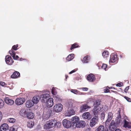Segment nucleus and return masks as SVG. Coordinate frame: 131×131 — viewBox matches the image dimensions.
I'll list each match as a JSON object with an SVG mask.
<instances>
[{"mask_svg": "<svg viewBox=\"0 0 131 131\" xmlns=\"http://www.w3.org/2000/svg\"><path fill=\"white\" fill-rule=\"evenodd\" d=\"M53 99L52 98H49L46 102V106L48 108L51 107L53 105Z\"/></svg>", "mask_w": 131, "mask_h": 131, "instance_id": "obj_15", "label": "nucleus"}, {"mask_svg": "<svg viewBox=\"0 0 131 131\" xmlns=\"http://www.w3.org/2000/svg\"><path fill=\"white\" fill-rule=\"evenodd\" d=\"M44 131L42 130V131Z\"/></svg>", "mask_w": 131, "mask_h": 131, "instance_id": "obj_55", "label": "nucleus"}, {"mask_svg": "<svg viewBox=\"0 0 131 131\" xmlns=\"http://www.w3.org/2000/svg\"><path fill=\"white\" fill-rule=\"evenodd\" d=\"M74 57V54H73L69 55L66 58V60L68 61H70L73 59Z\"/></svg>", "mask_w": 131, "mask_h": 131, "instance_id": "obj_28", "label": "nucleus"}, {"mask_svg": "<svg viewBox=\"0 0 131 131\" xmlns=\"http://www.w3.org/2000/svg\"><path fill=\"white\" fill-rule=\"evenodd\" d=\"M73 101L71 100H69L66 103V106L68 107V110L65 113V115L67 116H70L75 114V112L73 110L74 106H73Z\"/></svg>", "mask_w": 131, "mask_h": 131, "instance_id": "obj_1", "label": "nucleus"}, {"mask_svg": "<svg viewBox=\"0 0 131 131\" xmlns=\"http://www.w3.org/2000/svg\"><path fill=\"white\" fill-rule=\"evenodd\" d=\"M129 89V86H127L124 89V91L126 93L127 92L128 90Z\"/></svg>", "mask_w": 131, "mask_h": 131, "instance_id": "obj_46", "label": "nucleus"}, {"mask_svg": "<svg viewBox=\"0 0 131 131\" xmlns=\"http://www.w3.org/2000/svg\"><path fill=\"white\" fill-rule=\"evenodd\" d=\"M25 99L23 98H18L16 99L15 103L16 105H22L25 102Z\"/></svg>", "mask_w": 131, "mask_h": 131, "instance_id": "obj_9", "label": "nucleus"}, {"mask_svg": "<svg viewBox=\"0 0 131 131\" xmlns=\"http://www.w3.org/2000/svg\"><path fill=\"white\" fill-rule=\"evenodd\" d=\"M130 131H131V130H130Z\"/></svg>", "mask_w": 131, "mask_h": 131, "instance_id": "obj_54", "label": "nucleus"}, {"mask_svg": "<svg viewBox=\"0 0 131 131\" xmlns=\"http://www.w3.org/2000/svg\"><path fill=\"white\" fill-rule=\"evenodd\" d=\"M14 127V126L11 127L9 131H17L16 128H15Z\"/></svg>", "mask_w": 131, "mask_h": 131, "instance_id": "obj_41", "label": "nucleus"}, {"mask_svg": "<svg viewBox=\"0 0 131 131\" xmlns=\"http://www.w3.org/2000/svg\"><path fill=\"white\" fill-rule=\"evenodd\" d=\"M4 101L6 104L9 105H13L14 103V101L8 97L5 98Z\"/></svg>", "mask_w": 131, "mask_h": 131, "instance_id": "obj_18", "label": "nucleus"}, {"mask_svg": "<svg viewBox=\"0 0 131 131\" xmlns=\"http://www.w3.org/2000/svg\"><path fill=\"white\" fill-rule=\"evenodd\" d=\"M104 91L105 93H108L110 92V90L107 89H104Z\"/></svg>", "mask_w": 131, "mask_h": 131, "instance_id": "obj_48", "label": "nucleus"}, {"mask_svg": "<svg viewBox=\"0 0 131 131\" xmlns=\"http://www.w3.org/2000/svg\"><path fill=\"white\" fill-rule=\"evenodd\" d=\"M71 92L75 94H83V93L80 92L79 91L76 89H71L70 91Z\"/></svg>", "mask_w": 131, "mask_h": 131, "instance_id": "obj_33", "label": "nucleus"}, {"mask_svg": "<svg viewBox=\"0 0 131 131\" xmlns=\"http://www.w3.org/2000/svg\"><path fill=\"white\" fill-rule=\"evenodd\" d=\"M123 84L122 82H120L117 83L116 84V86H117L121 87L122 86Z\"/></svg>", "mask_w": 131, "mask_h": 131, "instance_id": "obj_43", "label": "nucleus"}, {"mask_svg": "<svg viewBox=\"0 0 131 131\" xmlns=\"http://www.w3.org/2000/svg\"><path fill=\"white\" fill-rule=\"evenodd\" d=\"M111 121V120L108 119H107L106 120L105 123V126L106 127H107V126H108L109 125L110 122Z\"/></svg>", "mask_w": 131, "mask_h": 131, "instance_id": "obj_40", "label": "nucleus"}, {"mask_svg": "<svg viewBox=\"0 0 131 131\" xmlns=\"http://www.w3.org/2000/svg\"><path fill=\"white\" fill-rule=\"evenodd\" d=\"M9 52L14 60H18L19 57L17 55L15 56L16 53L14 50H10L9 51Z\"/></svg>", "mask_w": 131, "mask_h": 131, "instance_id": "obj_20", "label": "nucleus"}, {"mask_svg": "<svg viewBox=\"0 0 131 131\" xmlns=\"http://www.w3.org/2000/svg\"><path fill=\"white\" fill-rule=\"evenodd\" d=\"M40 98L39 96L38 95L34 96L33 97L32 100L34 104H37L38 103Z\"/></svg>", "mask_w": 131, "mask_h": 131, "instance_id": "obj_23", "label": "nucleus"}, {"mask_svg": "<svg viewBox=\"0 0 131 131\" xmlns=\"http://www.w3.org/2000/svg\"><path fill=\"white\" fill-rule=\"evenodd\" d=\"M57 124L58 125L59 124V125H60V122H57L56 120L51 119L46 122L44 125V128L46 129H48L57 125Z\"/></svg>", "mask_w": 131, "mask_h": 131, "instance_id": "obj_3", "label": "nucleus"}, {"mask_svg": "<svg viewBox=\"0 0 131 131\" xmlns=\"http://www.w3.org/2000/svg\"><path fill=\"white\" fill-rule=\"evenodd\" d=\"M85 123L84 121H80L79 122L75 124V126L77 128L84 127L85 126Z\"/></svg>", "mask_w": 131, "mask_h": 131, "instance_id": "obj_17", "label": "nucleus"}, {"mask_svg": "<svg viewBox=\"0 0 131 131\" xmlns=\"http://www.w3.org/2000/svg\"><path fill=\"white\" fill-rule=\"evenodd\" d=\"M79 47V45L77 43H74L71 46L70 48V50L71 51H72L73 49Z\"/></svg>", "mask_w": 131, "mask_h": 131, "instance_id": "obj_32", "label": "nucleus"}, {"mask_svg": "<svg viewBox=\"0 0 131 131\" xmlns=\"http://www.w3.org/2000/svg\"><path fill=\"white\" fill-rule=\"evenodd\" d=\"M86 79L88 81L93 82L95 80L96 78L94 74L91 73L87 76Z\"/></svg>", "mask_w": 131, "mask_h": 131, "instance_id": "obj_11", "label": "nucleus"}, {"mask_svg": "<svg viewBox=\"0 0 131 131\" xmlns=\"http://www.w3.org/2000/svg\"><path fill=\"white\" fill-rule=\"evenodd\" d=\"M124 124L123 127L126 128H131V122L127 121L126 120L124 119Z\"/></svg>", "mask_w": 131, "mask_h": 131, "instance_id": "obj_24", "label": "nucleus"}, {"mask_svg": "<svg viewBox=\"0 0 131 131\" xmlns=\"http://www.w3.org/2000/svg\"><path fill=\"white\" fill-rule=\"evenodd\" d=\"M90 107L88 106L87 104H84L81 106L80 108V112H83L86 111L87 109L90 108Z\"/></svg>", "mask_w": 131, "mask_h": 131, "instance_id": "obj_16", "label": "nucleus"}, {"mask_svg": "<svg viewBox=\"0 0 131 131\" xmlns=\"http://www.w3.org/2000/svg\"><path fill=\"white\" fill-rule=\"evenodd\" d=\"M18 47V44L14 45L12 47L11 50H17V48Z\"/></svg>", "mask_w": 131, "mask_h": 131, "instance_id": "obj_39", "label": "nucleus"}, {"mask_svg": "<svg viewBox=\"0 0 131 131\" xmlns=\"http://www.w3.org/2000/svg\"><path fill=\"white\" fill-rule=\"evenodd\" d=\"M26 115L28 119H33L34 117V114L31 112L28 111L26 113Z\"/></svg>", "mask_w": 131, "mask_h": 131, "instance_id": "obj_21", "label": "nucleus"}, {"mask_svg": "<svg viewBox=\"0 0 131 131\" xmlns=\"http://www.w3.org/2000/svg\"><path fill=\"white\" fill-rule=\"evenodd\" d=\"M95 131H108V129H105L104 126L101 125L100 126L96 129Z\"/></svg>", "mask_w": 131, "mask_h": 131, "instance_id": "obj_25", "label": "nucleus"}, {"mask_svg": "<svg viewBox=\"0 0 131 131\" xmlns=\"http://www.w3.org/2000/svg\"><path fill=\"white\" fill-rule=\"evenodd\" d=\"M24 60V59L23 58H20V59H19V60L20 61H21L23 60Z\"/></svg>", "mask_w": 131, "mask_h": 131, "instance_id": "obj_52", "label": "nucleus"}, {"mask_svg": "<svg viewBox=\"0 0 131 131\" xmlns=\"http://www.w3.org/2000/svg\"><path fill=\"white\" fill-rule=\"evenodd\" d=\"M9 126L6 123L2 124L0 127V131H9Z\"/></svg>", "mask_w": 131, "mask_h": 131, "instance_id": "obj_13", "label": "nucleus"}, {"mask_svg": "<svg viewBox=\"0 0 131 131\" xmlns=\"http://www.w3.org/2000/svg\"><path fill=\"white\" fill-rule=\"evenodd\" d=\"M62 123L64 127L67 128H70L71 125V122L66 119H64L63 120Z\"/></svg>", "mask_w": 131, "mask_h": 131, "instance_id": "obj_7", "label": "nucleus"}, {"mask_svg": "<svg viewBox=\"0 0 131 131\" xmlns=\"http://www.w3.org/2000/svg\"><path fill=\"white\" fill-rule=\"evenodd\" d=\"M101 101L100 100H96L94 103V107L92 111L94 115L98 114L103 111L102 107L101 105Z\"/></svg>", "mask_w": 131, "mask_h": 131, "instance_id": "obj_2", "label": "nucleus"}, {"mask_svg": "<svg viewBox=\"0 0 131 131\" xmlns=\"http://www.w3.org/2000/svg\"><path fill=\"white\" fill-rule=\"evenodd\" d=\"M107 119L111 120L113 117V114L111 112H109L108 114Z\"/></svg>", "mask_w": 131, "mask_h": 131, "instance_id": "obj_34", "label": "nucleus"}, {"mask_svg": "<svg viewBox=\"0 0 131 131\" xmlns=\"http://www.w3.org/2000/svg\"><path fill=\"white\" fill-rule=\"evenodd\" d=\"M117 55H112L111 56L109 61L110 63H117Z\"/></svg>", "mask_w": 131, "mask_h": 131, "instance_id": "obj_12", "label": "nucleus"}, {"mask_svg": "<svg viewBox=\"0 0 131 131\" xmlns=\"http://www.w3.org/2000/svg\"><path fill=\"white\" fill-rule=\"evenodd\" d=\"M82 117L83 119L88 120H90L92 117L91 115L89 112L84 113L83 114Z\"/></svg>", "mask_w": 131, "mask_h": 131, "instance_id": "obj_8", "label": "nucleus"}, {"mask_svg": "<svg viewBox=\"0 0 131 131\" xmlns=\"http://www.w3.org/2000/svg\"><path fill=\"white\" fill-rule=\"evenodd\" d=\"M34 125V121H29L27 122V126L30 128L32 127Z\"/></svg>", "mask_w": 131, "mask_h": 131, "instance_id": "obj_29", "label": "nucleus"}, {"mask_svg": "<svg viewBox=\"0 0 131 131\" xmlns=\"http://www.w3.org/2000/svg\"><path fill=\"white\" fill-rule=\"evenodd\" d=\"M51 113V111L50 109H45L43 114V119L45 120L48 119L50 116Z\"/></svg>", "mask_w": 131, "mask_h": 131, "instance_id": "obj_4", "label": "nucleus"}, {"mask_svg": "<svg viewBox=\"0 0 131 131\" xmlns=\"http://www.w3.org/2000/svg\"><path fill=\"white\" fill-rule=\"evenodd\" d=\"M101 118L102 119H104L105 118V114L104 113H102L101 114Z\"/></svg>", "mask_w": 131, "mask_h": 131, "instance_id": "obj_47", "label": "nucleus"}, {"mask_svg": "<svg viewBox=\"0 0 131 131\" xmlns=\"http://www.w3.org/2000/svg\"><path fill=\"white\" fill-rule=\"evenodd\" d=\"M116 128V123L114 122L113 120L109 126V129L111 131H114Z\"/></svg>", "mask_w": 131, "mask_h": 131, "instance_id": "obj_14", "label": "nucleus"}, {"mask_svg": "<svg viewBox=\"0 0 131 131\" xmlns=\"http://www.w3.org/2000/svg\"><path fill=\"white\" fill-rule=\"evenodd\" d=\"M50 96L48 94H45L41 95L40 99L42 103H44L46 101L45 100L48 98Z\"/></svg>", "mask_w": 131, "mask_h": 131, "instance_id": "obj_19", "label": "nucleus"}, {"mask_svg": "<svg viewBox=\"0 0 131 131\" xmlns=\"http://www.w3.org/2000/svg\"><path fill=\"white\" fill-rule=\"evenodd\" d=\"M8 121L9 122L13 123L15 122L16 119L14 118H10L8 119Z\"/></svg>", "mask_w": 131, "mask_h": 131, "instance_id": "obj_36", "label": "nucleus"}, {"mask_svg": "<svg viewBox=\"0 0 131 131\" xmlns=\"http://www.w3.org/2000/svg\"><path fill=\"white\" fill-rule=\"evenodd\" d=\"M20 73L17 71L14 72L11 75V77L12 78H16L20 76Z\"/></svg>", "mask_w": 131, "mask_h": 131, "instance_id": "obj_26", "label": "nucleus"}, {"mask_svg": "<svg viewBox=\"0 0 131 131\" xmlns=\"http://www.w3.org/2000/svg\"><path fill=\"white\" fill-rule=\"evenodd\" d=\"M2 117V115L1 112L0 111V121L1 120Z\"/></svg>", "mask_w": 131, "mask_h": 131, "instance_id": "obj_50", "label": "nucleus"}, {"mask_svg": "<svg viewBox=\"0 0 131 131\" xmlns=\"http://www.w3.org/2000/svg\"><path fill=\"white\" fill-rule=\"evenodd\" d=\"M0 85L3 86H5L6 84L4 82H1L0 83Z\"/></svg>", "mask_w": 131, "mask_h": 131, "instance_id": "obj_45", "label": "nucleus"}, {"mask_svg": "<svg viewBox=\"0 0 131 131\" xmlns=\"http://www.w3.org/2000/svg\"><path fill=\"white\" fill-rule=\"evenodd\" d=\"M98 116H95L93 117L91 119L90 122V125L91 127L94 126L97 123L98 119Z\"/></svg>", "mask_w": 131, "mask_h": 131, "instance_id": "obj_6", "label": "nucleus"}, {"mask_svg": "<svg viewBox=\"0 0 131 131\" xmlns=\"http://www.w3.org/2000/svg\"><path fill=\"white\" fill-rule=\"evenodd\" d=\"M71 120L72 121L73 123L76 124L78 123L79 118L78 117L75 116L72 117L71 119Z\"/></svg>", "mask_w": 131, "mask_h": 131, "instance_id": "obj_27", "label": "nucleus"}, {"mask_svg": "<svg viewBox=\"0 0 131 131\" xmlns=\"http://www.w3.org/2000/svg\"><path fill=\"white\" fill-rule=\"evenodd\" d=\"M122 96L124 97V98L128 102H131V99L127 96H124L123 95H122Z\"/></svg>", "mask_w": 131, "mask_h": 131, "instance_id": "obj_38", "label": "nucleus"}, {"mask_svg": "<svg viewBox=\"0 0 131 131\" xmlns=\"http://www.w3.org/2000/svg\"><path fill=\"white\" fill-rule=\"evenodd\" d=\"M5 61L6 63L9 65L12 64L14 62L13 59L9 55H7L6 56Z\"/></svg>", "mask_w": 131, "mask_h": 131, "instance_id": "obj_10", "label": "nucleus"}, {"mask_svg": "<svg viewBox=\"0 0 131 131\" xmlns=\"http://www.w3.org/2000/svg\"><path fill=\"white\" fill-rule=\"evenodd\" d=\"M63 108V106L61 103L56 104L54 105L53 107V111L56 113L61 112Z\"/></svg>", "mask_w": 131, "mask_h": 131, "instance_id": "obj_5", "label": "nucleus"}, {"mask_svg": "<svg viewBox=\"0 0 131 131\" xmlns=\"http://www.w3.org/2000/svg\"><path fill=\"white\" fill-rule=\"evenodd\" d=\"M90 57L89 56H86L84 58L83 62L84 63H87L89 62L90 60Z\"/></svg>", "mask_w": 131, "mask_h": 131, "instance_id": "obj_30", "label": "nucleus"}, {"mask_svg": "<svg viewBox=\"0 0 131 131\" xmlns=\"http://www.w3.org/2000/svg\"><path fill=\"white\" fill-rule=\"evenodd\" d=\"M102 55L104 58H106L109 56V52L107 51H105L103 52Z\"/></svg>", "mask_w": 131, "mask_h": 131, "instance_id": "obj_31", "label": "nucleus"}, {"mask_svg": "<svg viewBox=\"0 0 131 131\" xmlns=\"http://www.w3.org/2000/svg\"><path fill=\"white\" fill-rule=\"evenodd\" d=\"M77 70H78L77 69H74L73 70H72L69 73V74H71L75 72H76Z\"/></svg>", "mask_w": 131, "mask_h": 131, "instance_id": "obj_44", "label": "nucleus"}, {"mask_svg": "<svg viewBox=\"0 0 131 131\" xmlns=\"http://www.w3.org/2000/svg\"><path fill=\"white\" fill-rule=\"evenodd\" d=\"M4 101L2 99H0V108H2L4 105Z\"/></svg>", "mask_w": 131, "mask_h": 131, "instance_id": "obj_37", "label": "nucleus"}, {"mask_svg": "<svg viewBox=\"0 0 131 131\" xmlns=\"http://www.w3.org/2000/svg\"><path fill=\"white\" fill-rule=\"evenodd\" d=\"M82 89L83 91H87L88 90V88H83Z\"/></svg>", "mask_w": 131, "mask_h": 131, "instance_id": "obj_49", "label": "nucleus"}, {"mask_svg": "<svg viewBox=\"0 0 131 131\" xmlns=\"http://www.w3.org/2000/svg\"><path fill=\"white\" fill-rule=\"evenodd\" d=\"M56 89L54 87L52 88L51 92L53 95H56L57 93V92L56 90Z\"/></svg>", "mask_w": 131, "mask_h": 131, "instance_id": "obj_35", "label": "nucleus"}, {"mask_svg": "<svg viewBox=\"0 0 131 131\" xmlns=\"http://www.w3.org/2000/svg\"><path fill=\"white\" fill-rule=\"evenodd\" d=\"M115 131H121L119 129H116Z\"/></svg>", "mask_w": 131, "mask_h": 131, "instance_id": "obj_51", "label": "nucleus"}, {"mask_svg": "<svg viewBox=\"0 0 131 131\" xmlns=\"http://www.w3.org/2000/svg\"><path fill=\"white\" fill-rule=\"evenodd\" d=\"M107 64H103L101 66V68L102 69L105 70L106 68L107 67Z\"/></svg>", "mask_w": 131, "mask_h": 131, "instance_id": "obj_42", "label": "nucleus"}, {"mask_svg": "<svg viewBox=\"0 0 131 131\" xmlns=\"http://www.w3.org/2000/svg\"><path fill=\"white\" fill-rule=\"evenodd\" d=\"M68 77V76L66 75V79H67V78Z\"/></svg>", "mask_w": 131, "mask_h": 131, "instance_id": "obj_53", "label": "nucleus"}, {"mask_svg": "<svg viewBox=\"0 0 131 131\" xmlns=\"http://www.w3.org/2000/svg\"><path fill=\"white\" fill-rule=\"evenodd\" d=\"M31 100H28L25 103V105L27 108H30L34 105V103Z\"/></svg>", "mask_w": 131, "mask_h": 131, "instance_id": "obj_22", "label": "nucleus"}]
</instances>
